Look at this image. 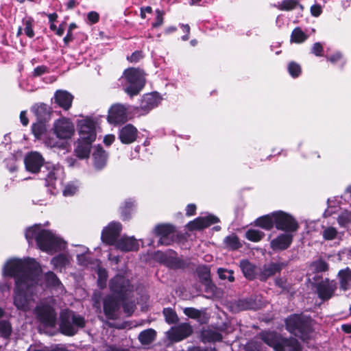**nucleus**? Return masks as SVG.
<instances>
[{
    "label": "nucleus",
    "mask_w": 351,
    "mask_h": 351,
    "mask_svg": "<svg viewBox=\"0 0 351 351\" xmlns=\"http://www.w3.org/2000/svg\"><path fill=\"white\" fill-rule=\"evenodd\" d=\"M308 38V36L302 31V29L297 27L293 29L291 34V43H302Z\"/></svg>",
    "instance_id": "4c0bfd02"
},
{
    "label": "nucleus",
    "mask_w": 351,
    "mask_h": 351,
    "mask_svg": "<svg viewBox=\"0 0 351 351\" xmlns=\"http://www.w3.org/2000/svg\"><path fill=\"white\" fill-rule=\"evenodd\" d=\"M113 246L122 252H129L137 251L139 249V243L134 237L124 234L115 242Z\"/></svg>",
    "instance_id": "f3484780"
},
{
    "label": "nucleus",
    "mask_w": 351,
    "mask_h": 351,
    "mask_svg": "<svg viewBox=\"0 0 351 351\" xmlns=\"http://www.w3.org/2000/svg\"><path fill=\"white\" fill-rule=\"evenodd\" d=\"M12 330V324L8 319H0V338L10 339Z\"/></svg>",
    "instance_id": "473e14b6"
},
{
    "label": "nucleus",
    "mask_w": 351,
    "mask_h": 351,
    "mask_svg": "<svg viewBox=\"0 0 351 351\" xmlns=\"http://www.w3.org/2000/svg\"><path fill=\"white\" fill-rule=\"evenodd\" d=\"M109 287L112 293L104 300V311L109 319H116L121 301H123L132 291V286L129 280L121 275L112 278Z\"/></svg>",
    "instance_id": "f03ea898"
},
{
    "label": "nucleus",
    "mask_w": 351,
    "mask_h": 351,
    "mask_svg": "<svg viewBox=\"0 0 351 351\" xmlns=\"http://www.w3.org/2000/svg\"><path fill=\"white\" fill-rule=\"evenodd\" d=\"M274 212L256 219V225L267 230H271L275 225Z\"/></svg>",
    "instance_id": "2f4dec72"
},
{
    "label": "nucleus",
    "mask_w": 351,
    "mask_h": 351,
    "mask_svg": "<svg viewBox=\"0 0 351 351\" xmlns=\"http://www.w3.org/2000/svg\"><path fill=\"white\" fill-rule=\"evenodd\" d=\"M108 154L101 145L95 147L93 153V162L94 167L97 170L103 169L107 164Z\"/></svg>",
    "instance_id": "b1692460"
},
{
    "label": "nucleus",
    "mask_w": 351,
    "mask_h": 351,
    "mask_svg": "<svg viewBox=\"0 0 351 351\" xmlns=\"http://www.w3.org/2000/svg\"><path fill=\"white\" fill-rule=\"evenodd\" d=\"M144 57L143 53L141 50L134 51L130 56L127 57V60L130 62H138Z\"/></svg>",
    "instance_id": "13d9d810"
},
{
    "label": "nucleus",
    "mask_w": 351,
    "mask_h": 351,
    "mask_svg": "<svg viewBox=\"0 0 351 351\" xmlns=\"http://www.w3.org/2000/svg\"><path fill=\"white\" fill-rule=\"evenodd\" d=\"M224 242L228 247L232 250L238 249L241 246L238 238L234 235L226 237L224 239Z\"/></svg>",
    "instance_id": "3c124183"
},
{
    "label": "nucleus",
    "mask_w": 351,
    "mask_h": 351,
    "mask_svg": "<svg viewBox=\"0 0 351 351\" xmlns=\"http://www.w3.org/2000/svg\"><path fill=\"white\" fill-rule=\"evenodd\" d=\"M264 236L263 232L255 229H250L245 232L246 239L252 242L261 241Z\"/></svg>",
    "instance_id": "79ce46f5"
},
{
    "label": "nucleus",
    "mask_w": 351,
    "mask_h": 351,
    "mask_svg": "<svg viewBox=\"0 0 351 351\" xmlns=\"http://www.w3.org/2000/svg\"><path fill=\"white\" fill-rule=\"evenodd\" d=\"M156 337V332L152 328L146 329L140 332L138 340L143 345H149L152 343Z\"/></svg>",
    "instance_id": "72a5a7b5"
},
{
    "label": "nucleus",
    "mask_w": 351,
    "mask_h": 351,
    "mask_svg": "<svg viewBox=\"0 0 351 351\" xmlns=\"http://www.w3.org/2000/svg\"><path fill=\"white\" fill-rule=\"evenodd\" d=\"M337 230L332 226L324 228L322 237L325 240H332L336 238Z\"/></svg>",
    "instance_id": "09e8293b"
},
{
    "label": "nucleus",
    "mask_w": 351,
    "mask_h": 351,
    "mask_svg": "<svg viewBox=\"0 0 351 351\" xmlns=\"http://www.w3.org/2000/svg\"><path fill=\"white\" fill-rule=\"evenodd\" d=\"M46 121H38L32 125V132L36 138L40 139L41 136L46 132Z\"/></svg>",
    "instance_id": "e433bc0d"
},
{
    "label": "nucleus",
    "mask_w": 351,
    "mask_h": 351,
    "mask_svg": "<svg viewBox=\"0 0 351 351\" xmlns=\"http://www.w3.org/2000/svg\"><path fill=\"white\" fill-rule=\"evenodd\" d=\"M74 97L70 93L64 90H57L52 99L53 103L64 110L71 108Z\"/></svg>",
    "instance_id": "412c9836"
},
{
    "label": "nucleus",
    "mask_w": 351,
    "mask_h": 351,
    "mask_svg": "<svg viewBox=\"0 0 351 351\" xmlns=\"http://www.w3.org/2000/svg\"><path fill=\"white\" fill-rule=\"evenodd\" d=\"M85 325L86 320L81 315L69 309L60 312L59 328L63 335L73 336Z\"/></svg>",
    "instance_id": "39448f33"
},
{
    "label": "nucleus",
    "mask_w": 351,
    "mask_h": 351,
    "mask_svg": "<svg viewBox=\"0 0 351 351\" xmlns=\"http://www.w3.org/2000/svg\"><path fill=\"white\" fill-rule=\"evenodd\" d=\"M138 133L136 128L128 123L119 129L118 137L121 143L128 145L136 141Z\"/></svg>",
    "instance_id": "aec40b11"
},
{
    "label": "nucleus",
    "mask_w": 351,
    "mask_h": 351,
    "mask_svg": "<svg viewBox=\"0 0 351 351\" xmlns=\"http://www.w3.org/2000/svg\"><path fill=\"white\" fill-rule=\"evenodd\" d=\"M54 133L60 139L71 138L75 132L73 123L66 118L59 119L54 123Z\"/></svg>",
    "instance_id": "4468645a"
},
{
    "label": "nucleus",
    "mask_w": 351,
    "mask_h": 351,
    "mask_svg": "<svg viewBox=\"0 0 351 351\" xmlns=\"http://www.w3.org/2000/svg\"><path fill=\"white\" fill-rule=\"evenodd\" d=\"M286 266L284 263H271L263 265L259 273V278L265 281L269 277L280 273L282 268Z\"/></svg>",
    "instance_id": "bb28decb"
},
{
    "label": "nucleus",
    "mask_w": 351,
    "mask_h": 351,
    "mask_svg": "<svg viewBox=\"0 0 351 351\" xmlns=\"http://www.w3.org/2000/svg\"><path fill=\"white\" fill-rule=\"evenodd\" d=\"M293 241V234L291 232H285L271 240L270 245L273 250L280 251L287 249Z\"/></svg>",
    "instance_id": "5701e85b"
},
{
    "label": "nucleus",
    "mask_w": 351,
    "mask_h": 351,
    "mask_svg": "<svg viewBox=\"0 0 351 351\" xmlns=\"http://www.w3.org/2000/svg\"><path fill=\"white\" fill-rule=\"evenodd\" d=\"M239 267L247 279L253 280L255 278L256 274V266L248 260H241L239 263Z\"/></svg>",
    "instance_id": "7c9ffc66"
},
{
    "label": "nucleus",
    "mask_w": 351,
    "mask_h": 351,
    "mask_svg": "<svg viewBox=\"0 0 351 351\" xmlns=\"http://www.w3.org/2000/svg\"><path fill=\"white\" fill-rule=\"evenodd\" d=\"M89 140L79 139L78 145L75 149V153L77 158L84 159L89 157L91 144Z\"/></svg>",
    "instance_id": "c756f323"
},
{
    "label": "nucleus",
    "mask_w": 351,
    "mask_h": 351,
    "mask_svg": "<svg viewBox=\"0 0 351 351\" xmlns=\"http://www.w3.org/2000/svg\"><path fill=\"white\" fill-rule=\"evenodd\" d=\"M183 312L186 316L191 318H198L200 316V311L192 307L184 308Z\"/></svg>",
    "instance_id": "bf43d9fd"
},
{
    "label": "nucleus",
    "mask_w": 351,
    "mask_h": 351,
    "mask_svg": "<svg viewBox=\"0 0 351 351\" xmlns=\"http://www.w3.org/2000/svg\"><path fill=\"white\" fill-rule=\"evenodd\" d=\"M175 227L169 223L158 224L155 226L153 233L159 237L158 245H169L172 241Z\"/></svg>",
    "instance_id": "ddd939ff"
},
{
    "label": "nucleus",
    "mask_w": 351,
    "mask_h": 351,
    "mask_svg": "<svg viewBox=\"0 0 351 351\" xmlns=\"http://www.w3.org/2000/svg\"><path fill=\"white\" fill-rule=\"evenodd\" d=\"M28 351H67V350L62 345H56V346L52 348L51 350H49L48 348H44L42 349H36V348L30 347V348L28 350Z\"/></svg>",
    "instance_id": "e2e57ef3"
},
{
    "label": "nucleus",
    "mask_w": 351,
    "mask_h": 351,
    "mask_svg": "<svg viewBox=\"0 0 351 351\" xmlns=\"http://www.w3.org/2000/svg\"><path fill=\"white\" fill-rule=\"evenodd\" d=\"M45 281L48 286L55 288H61L62 285L56 275L52 271H48L45 274Z\"/></svg>",
    "instance_id": "a19ab883"
},
{
    "label": "nucleus",
    "mask_w": 351,
    "mask_h": 351,
    "mask_svg": "<svg viewBox=\"0 0 351 351\" xmlns=\"http://www.w3.org/2000/svg\"><path fill=\"white\" fill-rule=\"evenodd\" d=\"M219 221V219L213 215L204 217H199L188 223L187 228L189 230H202Z\"/></svg>",
    "instance_id": "4be33fe9"
},
{
    "label": "nucleus",
    "mask_w": 351,
    "mask_h": 351,
    "mask_svg": "<svg viewBox=\"0 0 351 351\" xmlns=\"http://www.w3.org/2000/svg\"><path fill=\"white\" fill-rule=\"evenodd\" d=\"M287 71L293 78H297L302 74L301 66L295 61H291L288 64Z\"/></svg>",
    "instance_id": "37998d69"
},
{
    "label": "nucleus",
    "mask_w": 351,
    "mask_h": 351,
    "mask_svg": "<svg viewBox=\"0 0 351 351\" xmlns=\"http://www.w3.org/2000/svg\"><path fill=\"white\" fill-rule=\"evenodd\" d=\"M34 314L38 320L47 326L56 325L57 314L55 309L49 304L40 302L34 308Z\"/></svg>",
    "instance_id": "6e6552de"
},
{
    "label": "nucleus",
    "mask_w": 351,
    "mask_h": 351,
    "mask_svg": "<svg viewBox=\"0 0 351 351\" xmlns=\"http://www.w3.org/2000/svg\"><path fill=\"white\" fill-rule=\"evenodd\" d=\"M130 295L123 301H121V302H122L123 311L128 316L132 314L135 308V303L133 301H126V299Z\"/></svg>",
    "instance_id": "864d4df0"
},
{
    "label": "nucleus",
    "mask_w": 351,
    "mask_h": 351,
    "mask_svg": "<svg viewBox=\"0 0 351 351\" xmlns=\"http://www.w3.org/2000/svg\"><path fill=\"white\" fill-rule=\"evenodd\" d=\"M337 289V282L334 280L325 278L316 285V291L319 299L326 301L332 298Z\"/></svg>",
    "instance_id": "f8f14e48"
},
{
    "label": "nucleus",
    "mask_w": 351,
    "mask_h": 351,
    "mask_svg": "<svg viewBox=\"0 0 351 351\" xmlns=\"http://www.w3.org/2000/svg\"><path fill=\"white\" fill-rule=\"evenodd\" d=\"M155 257L160 263L171 269H182L189 265L187 260L180 258L176 252L173 250L165 252L158 251Z\"/></svg>",
    "instance_id": "1a4fd4ad"
},
{
    "label": "nucleus",
    "mask_w": 351,
    "mask_h": 351,
    "mask_svg": "<svg viewBox=\"0 0 351 351\" xmlns=\"http://www.w3.org/2000/svg\"><path fill=\"white\" fill-rule=\"evenodd\" d=\"M79 185L76 180L66 184L63 189V195L65 197L72 196L78 191Z\"/></svg>",
    "instance_id": "c03bdc74"
},
{
    "label": "nucleus",
    "mask_w": 351,
    "mask_h": 351,
    "mask_svg": "<svg viewBox=\"0 0 351 351\" xmlns=\"http://www.w3.org/2000/svg\"><path fill=\"white\" fill-rule=\"evenodd\" d=\"M311 14L314 17H318L322 13V6L319 4H314L311 7Z\"/></svg>",
    "instance_id": "338daca9"
},
{
    "label": "nucleus",
    "mask_w": 351,
    "mask_h": 351,
    "mask_svg": "<svg viewBox=\"0 0 351 351\" xmlns=\"http://www.w3.org/2000/svg\"><path fill=\"white\" fill-rule=\"evenodd\" d=\"M337 278L341 290L344 291L351 290V269L346 267L339 270Z\"/></svg>",
    "instance_id": "c85d7f7f"
},
{
    "label": "nucleus",
    "mask_w": 351,
    "mask_h": 351,
    "mask_svg": "<svg viewBox=\"0 0 351 351\" xmlns=\"http://www.w3.org/2000/svg\"><path fill=\"white\" fill-rule=\"evenodd\" d=\"M351 221V213L348 210L341 211L337 217L338 223L341 226H346Z\"/></svg>",
    "instance_id": "8fccbe9b"
},
{
    "label": "nucleus",
    "mask_w": 351,
    "mask_h": 351,
    "mask_svg": "<svg viewBox=\"0 0 351 351\" xmlns=\"http://www.w3.org/2000/svg\"><path fill=\"white\" fill-rule=\"evenodd\" d=\"M61 177H46L45 178V185L51 188V193L55 194L56 193V184L58 182L60 184L62 182Z\"/></svg>",
    "instance_id": "49530a36"
},
{
    "label": "nucleus",
    "mask_w": 351,
    "mask_h": 351,
    "mask_svg": "<svg viewBox=\"0 0 351 351\" xmlns=\"http://www.w3.org/2000/svg\"><path fill=\"white\" fill-rule=\"evenodd\" d=\"M163 315L165 320L169 324L176 323L178 320V317L176 312L170 308H166L163 310Z\"/></svg>",
    "instance_id": "de8ad7c7"
},
{
    "label": "nucleus",
    "mask_w": 351,
    "mask_h": 351,
    "mask_svg": "<svg viewBox=\"0 0 351 351\" xmlns=\"http://www.w3.org/2000/svg\"><path fill=\"white\" fill-rule=\"evenodd\" d=\"M49 68L45 65H40L36 66L33 71L32 75L34 77H40L46 73H48Z\"/></svg>",
    "instance_id": "680f3d73"
},
{
    "label": "nucleus",
    "mask_w": 351,
    "mask_h": 351,
    "mask_svg": "<svg viewBox=\"0 0 351 351\" xmlns=\"http://www.w3.org/2000/svg\"><path fill=\"white\" fill-rule=\"evenodd\" d=\"M328 208L324 213V215L326 217H329V216L332 215V214L337 213L339 209V207L334 206L332 205V202L330 199L328 200Z\"/></svg>",
    "instance_id": "0e129e2a"
},
{
    "label": "nucleus",
    "mask_w": 351,
    "mask_h": 351,
    "mask_svg": "<svg viewBox=\"0 0 351 351\" xmlns=\"http://www.w3.org/2000/svg\"><path fill=\"white\" fill-rule=\"evenodd\" d=\"M107 120L114 125L125 123L128 121L127 108L119 104L112 105L108 110Z\"/></svg>",
    "instance_id": "2eb2a0df"
},
{
    "label": "nucleus",
    "mask_w": 351,
    "mask_h": 351,
    "mask_svg": "<svg viewBox=\"0 0 351 351\" xmlns=\"http://www.w3.org/2000/svg\"><path fill=\"white\" fill-rule=\"evenodd\" d=\"M23 25H25L24 32L25 35L32 38L34 36V31L33 29V23L32 19L23 20Z\"/></svg>",
    "instance_id": "5fc2aeb1"
},
{
    "label": "nucleus",
    "mask_w": 351,
    "mask_h": 351,
    "mask_svg": "<svg viewBox=\"0 0 351 351\" xmlns=\"http://www.w3.org/2000/svg\"><path fill=\"white\" fill-rule=\"evenodd\" d=\"M25 236L29 244L35 241L38 247L47 253L61 251L66 247V243L60 237L51 230L43 228L40 224L27 228Z\"/></svg>",
    "instance_id": "7ed1b4c3"
},
{
    "label": "nucleus",
    "mask_w": 351,
    "mask_h": 351,
    "mask_svg": "<svg viewBox=\"0 0 351 351\" xmlns=\"http://www.w3.org/2000/svg\"><path fill=\"white\" fill-rule=\"evenodd\" d=\"M81 254L77 255V263L82 266H88L93 263V258L89 256V250L84 245H79Z\"/></svg>",
    "instance_id": "f704fd0d"
},
{
    "label": "nucleus",
    "mask_w": 351,
    "mask_h": 351,
    "mask_svg": "<svg viewBox=\"0 0 351 351\" xmlns=\"http://www.w3.org/2000/svg\"><path fill=\"white\" fill-rule=\"evenodd\" d=\"M222 339V335L216 330L209 329L202 332V340L204 342H218Z\"/></svg>",
    "instance_id": "c9c22d12"
},
{
    "label": "nucleus",
    "mask_w": 351,
    "mask_h": 351,
    "mask_svg": "<svg viewBox=\"0 0 351 351\" xmlns=\"http://www.w3.org/2000/svg\"><path fill=\"white\" fill-rule=\"evenodd\" d=\"M87 19L91 24H95L99 20V14L95 11H91L88 13Z\"/></svg>",
    "instance_id": "774afa93"
},
{
    "label": "nucleus",
    "mask_w": 351,
    "mask_h": 351,
    "mask_svg": "<svg viewBox=\"0 0 351 351\" xmlns=\"http://www.w3.org/2000/svg\"><path fill=\"white\" fill-rule=\"evenodd\" d=\"M136 208V202L132 199H125L120 206L119 210L122 220H130L135 213Z\"/></svg>",
    "instance_id": "cd10ccee"
},
{
    "label": "nucleus",
    "mask_w": 351,
    "mask_h": 351,
    "mask_svg": "<svg viewBox=\"0 0 351 351\" xmlns=\"http://www.w3.org/2000/svg\"><path fill=\"white\" fill-rule=\"evenodd\" d=\"M32 112L37 120L48 122L51 119L52 108L45 103H37L32 107Z\"/></svg>",
    "instance_id": "393cba45"
},
{
    "label": "nucleus",
    "mask_w": 351,
    "mask_h": 351,
    "mask_svg": "<svg viewBox=\"0 0 351 351\" xmlns=\"http://www.w3.org/2000/svg\"><path fill=\"white\" fill-rule=\"evenodd\" d=\"M192 332L191 326L187 323H182L176 326L172 327L168 331V337L174 341H180L187 337Z\"/></svg>",
    "instance_id": "6ab92c4d"
},
{
    "label": "nucleus",
    "mask_w": 351,
    "mask_h": 351,
    "mask_svg": "<svg viewBox=\"0 0 351 351\" xmlns=\"http://www.w3.org/2000/svg\"><path fill=\"white\" fill-rule=\"evenodd\" d=\"M2 276L3 278L0 281V291L2 293L10 292L12 287V281L10 278H13L14 279V276H4L3 274V267L2 268Z\"/></svg>",
    "instance_id": "a18cd8bd"
},
{
    "label": "nucleus",
    "mask_w": 351,
    "mask_h": 351,
    "mask_svg": "<svg viewBox=\"0 0 351 351\" xmlns=\"http://www.w3.org/2000/svg\"><path fill=\"white\" fill-rule=\"evenodd\" d=\"M121 231V223L118 221H112L104 228L101 234V239L103 243L107 245H114L115 242L120 238Z\"/></svg>",
    "instance_id": "9b49d317"
},
{
    "label": "nucleus",
    "mask_w": 351,
    "mask_h": 351,
    "mask_svg": "<svg viewBox=\"0 0 351 351\" xmlns=\"http://www.w3.org/2000/svg\"><path fill=\"white\" fill-rule=\"evenodd\" d=\"M160 100L161 98L157 93L145 94L141 99L140 108L147 113L153 108L157 107L160 102Z\"/></svg>",
    "instance_id": "a878e982"
},
{
    "label": "nucleus",
    "mask_w": 351,
    "mask_h": 351,
    "mask_svg": "<svg viewBox=\"0 0 351 351\" xmlns=\"http://www.w3.org/2000/svg\"><path fill=\"white\" fill-rule=\"evenodd\" d=\"M218 275L221 280H228L229 282H233L234 277L233 276V271L228 270L223 268H219L217 270Z\"/></svg>",
    "instance_id": "603ef678"
},
{
    "label": "nucleus",
    "mask_w": 351,
    "mask_h": 351,
    "mask_svg": "<svg viewBox=\"0 0 351 351\" xmlns=\"http://www.w3.org/2000/svg\"><path fill=\"white\" fill-rule=\"evenodd\" d=\"M313 267L317 272L325 271L328 269V264L323 260H318L315 261L313 265Z\"/></svg>",
    "instance_id": "4d7b16f0"
},
{
    "label": "nucleus",
    "mask_w": 351,
    "mask_h": 351,
    "mask_svg": "<svg viewBox=\"0 0 351 351\" xmlns=\"http://www.w3.org/2000/svg\"><path fill=\"white\" fill-rule=\"evenodd\" d=\"M123 75L129 84L125 92L131 97L139 94L145 86L144 72L139 68L130 67L123 71Z\"/></svg>",
    "instance_id": "0eeeda50"
},
{
    "label": "nucleus",
    "mask_w": 351,
    "mask_h": 351,
    "mask_svg": "<svg viewBox=\"0 0 351 351\" xmlns=\"http://www.w3.org/2000/svg\"><path fill=\"white\" fill-rule=\"evenodd\" d=\"M51 263L56 269L62 270V268L66 267V266L69 263V261L66 254H60L51 259Z\"/></svg>",
    "instance_id": "58836bf2"
},
{
    "label": "nucleus",
    "mask_w": 351,
    "mask_h": 351,
    "mask_svg": "<svg viewBox=\"0 0 351 351\" xmlns=\"http://www.w3.org/2000/svg\"><path fill=\"white\" fill-rule=\"evenodd\" d=\"M275 226L278 230L293 233L298 228V222L289 214L282 210L274 211Z\"/></svg>",
    "instance_id": "9d476101"
},
{
    "label": "nucleus",
    "mask_w": 351,
    "mask_h": 351,
    "mask_svg": "<svg viewBox=\"0 0 351 351\" xmlns=\"http://www.w3.org/2000/svg\"><path fill=\"white\" fill-rule=\"evenodd\" d=\"M80 138L93 142L96 138L95 123L91 119L82 120L80 123Z\"/></svg>",
    "instance_id": "a211bd4d"
},
{
    "label": "nucleus",
    "mask_w": 351,
    "mask_h": 351,
    "mask_svg": "<svg viewBox=\"0 0 351 351\" xmlns=\"http://www.w3.org/2000/svg\"><path fill=\"white\" fill-rule=\"evenodd\" d=\"M311 53L318 57L323 56L324 48L322 45L319 42L314 43L311 48Z\"/></svg>",
    "instance_id": "052dcab7"
},
{
    "label": "nucleus",
    "mask_w": 351,
    "mask_h": 351,
    "mask_svg": "<svg viewBox=\"0 0 351 351\" xmlns=\"http://www.w3.org/2000/svg\"><path fill=\"white\" fill-rule=\"evenodd\" d=\"M26 170L31 173H38L44 163V158L40 154L36 152L28 153L24 159Z\"/></svg>",
    "instance_id": "dca6fc26"
},
{
    "label": "nucleus",
    "mask_w": 351,
    "mask_h": 351,
    "mask_svg": "<svg viewBox=\"0 0 351 351\" xmlns=\"http://www.w3.org/2000/svg\"><path fill=\"white\" fill-rule=\"evenodd\" d=\"M41 274L40 265L34 258H13L4 263V276H14L13 300L18 310L27 312L34 306L41 289L38 285Z\"/></svg>",
    "instance_id": "f257e3e1"
},
{
    "label": "nucleus",
    "mask_w": 351,
    "mask_h": 351,
    "mask_svg": "<svg viewBox=\"0 0 351 351\" xmlns=\"http://www.w3.org/2000/svg\"><path fill=\"white\" fill-rule=\"evenodd\" d=\"M259 336L274 351H302L300 342L295 338H286L274 331H263Z\"/></svg>",
    "instance_id": "20e7f679"
},
{
    "label": "nucleus",
    "mask_w": 351,
    "mask_h": 351,
    "mask_svg": "<svg viewBox=\"0 0 351 351\" xmlns=\"http://www.w3.org/2000/svg\"><path fill=\"white\" fill-rule=\"evenodd\" d=\"M298 6L303 8V6L300 4L298 0H283L276 7L281 11H291L295 9Z\"/></svg>",
    "instance_id": "ea45409f"
},
{
    "label": "nucleus",
    "mask_w": 351,
    "mask_h": 351,
    "mask_svg": "<svg viewBox=\"0 0 351 351\" xmlns=\"http://www.w3.org/2000/svg\"><path fill=\"white\" fill-rule=\"evenodd\" d=\"M156 21L154 23H152V27L153 28H157L160 26H161L163 24L164 21V14L165 12L162 10H160L159 9H157L156 10Z\"/></svg>",
    "instance_id": "6e6d98bb"
},
{
    "label": "nucleus",
    "mask_w": 351,
    "mask_h": 351,
    "mask_svg": "<svg viewBox=\"0 0 351 351\" xmlns=\"http://www.w3.org/2000/svg\"><path fill=\"white\" fill-rule=\"evenodd\" d=\"M287 331L302 339L308 338L311 332L310 319L302 314H293L285 320Z\"/></svg>",
    "instance_id": "423d86ee"
},
{
    "label": "nucleus",
    "mask_w": 351,
    "mask_h": 351,
    "mask_svg": "<svg viewBox=\"0 0 351 351\" xmlns=\"http://www.w3.org/2000/svg\"><path fill=\"white\" fill-rule=\"evenodd\" d=\"M343 58L342 53L340 52L334 53L330 56H326V59L328 61L330 62L332 64H335L339 61H341Z\"/></svg>",
    "instance_id": "69168bd1"
}]
</instances>
